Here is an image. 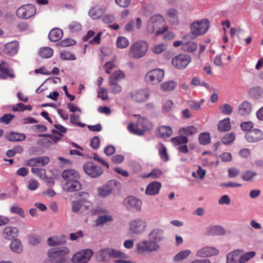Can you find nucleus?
I'll list each match as a JSON object with an SVG mask.
<instances>
[{
	"instance_id": "de8ad7c7",
	"label": "nucleus",
	"mask_w": 263,
	"mask_h": 263,
	"mask_svg": "<svg viewBox=\"0 0 263 263\" xmlns=\"http://www.w3.org/2000/svg\"><path fill=\"white\" fill-rule=\"evenodd\" d=\"M191 251L189 250H183L177 253L174 257L175 261H180L187 257L190 254Z\"/></svg>"
},
{
	"instance_id": "603ef678",
	"label": "nucleus",
	"mask_w": 263,
	"mask_h": 263,
	"mask_svg": "<svg viewBox=\"0 0 263 263\" xmlns=\"http://www.w3.org/2000/svg\"><path fill=\"white\" fill-rule=\"evenodd\" d=\"M108 85L110 86L111 92L114 94L120 93L122 90V88L120 85L117 83L109 82Z\"/></svg>"
},
{
	"instance_id": "aec40b11",
	"label": "nucleus",
	"mask_w": 263,
	"mask_h": 263,
	"mask_svg": "<svg viewBox=\"0 0 263 263\" xmlns=\"http://www.w3.org/2000/svg\"><path fill=\"white\" fill-rule=\"evenodd\" d=\"M18 44L16 41H13L6 44L2 49L3 52L10 56L13 55L17 52Z\"/></svg>"
},
{
	"instance_id": "c9c22d12",
	"label": "nucleus",
	"mask_w": 263,
	"mask_h": 263,
	"mask_svg": "<svg viewBox=\"0 0 263 263\" xmlns=\"http://www.w3.org/2000/svg\"><path fill=\"white\" fill-rule=\"evenodd\" d=\"M112 220V217L110 215L105 214L99 216L98 218L96 220V226H102L108 222L111 221Z\"/></svg>"
},
{
	"instance_id": "3c124183",
	"label": "nucleus",
	"mask_w": 263,
	"mask_h": 263,
	"mask_svg": "<svg viewBox=\"0 0 263 263\" xmlns=\"http://www.w3.org/2000/svg\"><path fill=\"white\" fill-rule=\"evenodd\" d=\"M235 138V135L233 133L226 134L222 139V143L225 145H229L232 143Z\"/></svg>"
},
{
	"instance_id": "ea45409f",
	"label": "nucleus",
	"mask_w": 263,
	"mask_h": 263,
	"mask_svg": "<svg viewBox=\"0 0 263 263\" xmlns=\"http://www.w3.org/2000/svg\"><path fill=\"white\" fill-rule=\"evenodd\" d=\"M197 132V129L194 126H189L186 127H183L179 129V133L181 135L186 136L193 135Z\"/></svg>"
},
{
	"instance_id": "dca6fc26",
	"label": "nucleus",
	"mask_w": 263,
	"mask_h": 263,
	"mask_svg": "<svg viewBox=\"0 0 263 263\" xmlns=\"http://www.w3.org/2000/svg\"><path fill=\"white\" fill-rule=\"evenodd\" d=\"M247 141L250 143H257L263 140V132L259 129L254 128L245 135Z\"/></svg>"
},
{
	"instance_id": "c85d7f7f",
	"label": "nucleus",
	"mask_w": 263,
	"mask_h": 263,
	"mask_svg": "<svg viewBox=\"0 0 263 263\" xmlns=\"http://www.w3.org/2000/svg\"><path fill=\"white\" fill-rule=\"evenodd\" d=\"M48 244L50 246H56L66 242V238L64 235L51 237L47 240Z\"/></svg>"
},
{
	"instance_id": "6ab92c4d",
	"label": "nucleus",
	"mask_w": 263,
	"mask_h": 263,
	"mask_svg": "<svg viewBox=\"0 0 263 263\" xmlns=\"http://www.w3.org/2000/svg\"><path fill=\"white\" fill-rule=\"evenodd\" d=\"M252 111V104L249 101H245L238 106L237 114L240 116L246 117L249 116Z\"/></svg>"
},
{
	"instance_id": "72a5a7b5",
	"label": "nucleus",
	"mask_w": 263,
	"mask_h": 263,
	"mask_svg": "<svg viewBox=\"0 0 263 263\" xmlns=\"http://www.w3.org/2000/svg\"><path fill=\"white\" fill-rule=\"evenodd\" d=\"M256 253L254 251H250L245 253L242 250H241L240 254V263H246L250 259L255 256Z\"/></svg>"
},
{
	"instance_id": "49530a36",
	"label": "nucleus",
	"mask_w": 263,
	"mask_h": 263,
	"mask_svg": "<svg viewBox=\"0 0 263 263\" xmlns=\"http://www.w3.org/2000/svg\"><path fill=\"white\" fill-rule=\"evenodd\" d=\"M167 46L165 44L160 43L152 46L151 48V50L154 53L158 54L165 50Z\"/></svg>"
},
{
	"instance_id": "423d86ee",
	"label": "nucleus",
	"mask_w": 263,
	"mask_h": 263,
	"mask_svg": "<svg viewBox=\"0 0 263 263\" xmlns=\"http://www.w3.org/2000/svg\"><path fill=\"white\" fill-rule=\"evenodd\" d=\"M147 50V43L143 40H139L132 45L129 55L134 59H138L145 56Z\"/></svg>"
},
{
	"instance_id": "4d7b16f0",
	"label": "nucleus",
	"mask_w": 263,
	"mask_h": 263,
	"mask_svg": "<svg viewBox=\"0 0 263 263\" xmlns=\"http://www.w3.org/2000/svg\"><path fill=\"white\" fill-rule=\"evenodd\" d=\"M31 172L42 179H44L46 176V171L43 168L32 167L31 168Z\"/></svg>"
},
{
	"instance_id": "39448f33",
	"label": "nucleus",
	"mask_w": 263,
	"mask_h": 263,
	"mask_svg": "<svg viewBox=\"0 0 263 263\" xmlns=\"http://www.w3.org/2000/svg\"><path fill=\"white\" fill-rule=\"evenodd\" d=\"M138 117L137 126H135L133 123H130L127 128L130 133L142 135L144 132L151 129L152 124L144 117L140 115Z\"/></svg>"
},
{
	"instance_id": "680f3d73",
	"label": "nucleus",
	"mask_w": 263,
	"mask_h": 263,
	"mask_svg": "<svg viewBox=\"0 0 263 263\" xmlns=\"http://www.w3.org/2000/svg\"><path fill=\"white\" fill-rule=\"evenodd\" d=\"M241 129L244 132L250 131L254 126V124L251 121H244L240 123Z\"/></svg>"
},
{
	"instance_id": "e2e57ef3",
	"label": "nucleus",
	"mask_w": 263,
	"mask_h": 263,
	"mask_svg": "<svg viewBox=\"0 0 263 263\" xmlns=\"http://www.w3.org/2000/svg\"><path fill=\"white\" fill-rule=\"evenodd\" d=\"M39 186V183L34 179H30L27 182V189L30 191H35Z\"/></svg>"
},
{
	"instance_id": "f03ea898",
	"label": "nucleus",
	"mask_w": 263,
	"mask_h": 263,
	"mask_svg": "<svg viewBox=\"0 0 263 263\" xmlns=\"http://www.w3.org/2000/svg\"><path fill=\"white\" fill-rule=\"evenodd\" d=\"M168 29L164 25V20L159 14L152 15L147 21L146 31L149 33H155L157 35L164 33Z\"/></svg>"
},
{
	"instance_id": "c756f323",
	"label": "nucleus",
	"mask_w": 263,
	"mask_h": 263,
	"mask_svg": "<svg viewBox=\"0 0 263 263\" xmlns=\"http://www.w3.org/2000/svg\"><path fill=\"white\" fill-rule=\"evenodd\" d=\"M49 40L53 42L60 40L63 36V31L59 28L52 29L49 32Z\"/></svg>"
},
{
	"instance_id": "13d9d810",
	"label": "nucleus",
	"mask_w": 263,
	"mask_h": 263,
	"mask_svg": "<svg viewBox=\"0 0 263 263\" xmlns=\"http://www.w3.org/2000/svg\"><path fill=\"white\" fill-rule=\"evenodd\" d=\"M70 122L77 126L80 127L85 126L84 124H82L80 122V116L76 114H71L70 116Z\"/></svg>"
},
{
	"instance_id": "5701e85b",
	"label": "nucleus",
	"mask_w": 263,
	"mask_h": 263,
	"mask_svg": "<svg viewBox=\"0 0 263 263\" xmlns=\"http://www.w3.org/2000/svg\"><path fill=\"white\" fill-rule=\"evenodd\" d=\"M161 187V184L157 181L150 183L146 187L145 194L148 196H154L159 193Z\"/></svg>"
},
{
	"instance_id": "e433bc0d",
	"label": "nucleus",
	"mask_w": 263,
	"mask_h": 263,
	"mask_svg": "<svg viewBox=\"0 0 263 263\" xmlns=\"http://www.w3.org/2000/svg\"><path fill=\"white\" fill-rule=\"evenodd\" d=\"M124 73L121 70H117L112 73L109 78V82L117 83L125 78Z\"/></svg>"
},
{
	"instance_id": "58836bf2",
	"label": "nucleus",
	"mask_w": 263,
	"mask_h": 263,
	"mask_svg": "<svg viewBox=\"0 0 263 263\" xmlns=\"http://www.w3.org/2000/svg\"><path fill=\"white\" fill-rule=\"evenodd\" d=\"M10 248L13 252L17 253H20L23 251L21 241L18 239H15L11 242Z\"/></svg>"
},
{
	"instance_id": "cd10ccee",
	"label": "nucleus",
	"mask_w": 263,
	"mask_h": 263,
	"mask_svg": "<svg viewBox=\"0 0 263 263\" xmlns=\"http://www.w3.org/2000/svg\"><path fill=\"white\" fill-rule=\"evenodd\" d=\"M158 136L162 138L171 137L173 134L172 128L168 126H160L157 128Z\"/></svg>"
},
{
	"instance_id": "c03bdc74",
	"label": "nucleus",
	"mask_w": 263,
	"mask_h": 263,
	"mask_svg": "<svg viewBox=\"0 0 263 263\" xmlns=\"http://www.w3.org/2000/svg\"><path fill=\"white\" fill-rule=\"evenodd\" d=\"M172 142L175 145L186 144L188 141V138L184 136H179L173 137L171 139Z\"/></svg>"
},
{
	"instance_id": "052dcab7",
	"label": "nucleus",
	"mask_w": 263,
	"mask_h": 263,
	"mask_svg": "<svg viewBox=\"0 0 263 263\" xmlns=\"http://www.w3.org/2000/svg\"><path fill=\"white\" fill-rule=\"evenodd\" d=\"M197 168L196 172L192 173V176L195 178H199L201 180H202L205 177L206 171L200 166H198Z\"/></svg>"
},
{
	"instance_id": "f8f14e48",
	"label": "nucleus",
	"mask_w": 263,
	"mask_h": 263,
	"mask_svg": "<svg viewBox=\"0 0 263 263\" xmlns=\"http://www.w3.org/2000/svg\"><path fill=\"white\" fill-rule=\"evenodd\" d=\"M93 253V251L89 249L81 250L73 255L72 261L74 263L87 262L90 260Z\"/></svg>"
},
{
	"instance_id": "ddd939ff",
	"label": "nucleus",
	"mask_w": 263,
	"mask_h": 263,
	"mask_svg": "<svg viewBox=\"0 0 263 263\" xmlns=\"http://www.w3.org/2000/svg\"><path fill=\"white\" fill-rule=\"evenodd\" d=\"M191 60V57L189 55L180 54L172 59V63L177 69H183L188 65Z\"/></svg>"
},
{
	"instance_id": "a18cd8bd",
	"label": "nucleus",
	"mask_w": 263,
	"mask_h": 263,
	"mask_svg": "<svg viewBox=\"0 0 263 263\" xmlns=\"http://www.w3.org/2000/svg\"><path fill=\"white\" fill-rule=\"evenodd\" d=\"M197 45L193 42H186L182 44V49L186 52H194L197 49Z\"/></svg>"
},
{
	"instance_id": "9b49d317",
	"label": "nucleus",
	"mask_w": 263,
	"mask_h": 263,
	"mask_svg": "<svg viewBox=\"0 0 263 263\" xmlns=\"http://www.w3.org/2000/svg\"><path fill=\"white\" fill-rule=\"evenodd\" d=\"M83 168L85 173L92 178L98 177L103 173L101 166L90 162L84 163Z\"/></svg>"
},
{
	"instance_id": "0e129e2a",
	"label": "nucleus",
	"mask_w": 263,
	"mask_h": 263,
	"mask_svg": "<svg viewBox=\"0 0 263 263\" xmlns=\"http://www.w3.org/2000/svg\"><path fill=\"white\" fill-rule=\"evenodd\" d=\"M162 175V172L159 169H154L146 176L147 178L152 179H156L160 177Z\"/></svg>"
},
{
	"instance_id": "338daca9",
	"label": "nucleus",
	"mask_w": 263,
	"mask_h": 263,
	"mask_svg": "<svg viewBox=\"0 0 263 263\" xmlns=\"http://www.w3.org/2000/svg\"><path fill=\"white\" fill-rule=\"evenodd\" d=\"M107 90L104 88L101 87L99 89L98 92V97L103 101L108 99Z\"/></svg>"
},
{
	"instance_id": "bb28decb",
	"label": "nucleus",
	"mask_w": 263,
	"mask_h": 263,
	"mask_svg": "<svg viewBox=\"0 0 263 263\" xmlns=\"http://www.w3.org/2000/svg\"><path fill=\"white\" fill-rule=\"evenodd\" d=\"M241 249L235 250L227 255V263H240Z\"/></svg>"
},
{
	"instance_id": "bf43d9fd",
	"label": "nucleus",
	"mask_w": 263,
	"mask_h": 263,
	"mask_svg": "<svg viewBox=\"0 0 263 263\" xmlns=\"http://www.w3.org/2000/svg\"><path fill=\"white\" fill-rule=\"evenodd\" d=\"M61 58L63 60H76V57L74 54L67 51L61 52L60 54Z\"/></svg>"
},
{
	"instance_id": "a878e982",
	"label": "nucleus",
	"mask_w": 263,
	"mask_h": 263,
	"mask_svg": "<svg viewBox=\"0 0 263 263\" xmlns=\"http://www.w3.org/2000/svg\"><path fill=\"white\" fill-rule=\"evenodd\" d=\"M225 233L224 229L220 226H211L206 228V234L208 236L222 235Z\"/></svg>"
},
{
	"instance_id": "a19ab883",
	"label": "nucleus",
	"mask_w": 263,
	"mask_h": 263,
	"mask_svg": "<svg viewBox=\"0 0 263 263\" xmlns=\"http://www.w3.org/2000/svg\"><path fill=\"white\" fill-rule=\"evenodd\" d=\"M109 255L112 258H118V259H124L127 258V255L119 250L111 249L108 252Z\"/></svg>"
},
{
	"instance_id": "9d476101",
	"label": "nucleus",
	"mask_w": 263,
	"mask_h": 263,
	"mask_svg": "<svg viewBox=\"0 0 263 263\" xmlns=\"http://www.w3.org/2000/svg\"><path fill=\"white\" fill-rule=\"evenodd\" d=\"M126 208L132 212H139L141 210L142 201L137 198L130 196L123 201Z\"/></svg>"
},
{
	"instance_id": "79ce46f5",
	"label": "nucleus",
	"mask_w": 263,
	"mask_h": 263,
	"mask_svg": "<svg viewBox=\"0 0 263 263\" xmlns=\"http://www.w3.org/2000/svg\"><path fill=\"white\" fill-rule=\"evenodd\" d=\"M39 53L43 58H49L52 56L53 50L50 47H43L40 49Z\"/></svg>"
},
{
	"instance_id": "20e7f679",
	"label": "nucleus",
	"mask_w": 263,
	"mask_h": 263,
	"mask_svg": "<svg viewBox=\"0 0 263 263\" xmlns=\"http://www.w3.org/2000/svg\"><path fill=\"white\" fill-rule=\"evenodd\" d=\"M147 227L146 220L143 218L137 217L131 219L128 223V233L140 235L144 233Z\"/></svg>"
},
{
	"instance_id": "1a4fd4ad",
	"label": "nucleus",
	"mask_w": 263,
	"mask_h": 263,
	"mask_svg": "<svg viewBox=\"0 0 263 263\" xmlns=\"http://www.w3.org/2000/svg\"><path fill=\"white\" fill-rule=\"evenodd\" d=\"M164 73L163 69H154L146 73L145 79L146 81L151 83L152 84H158L163 80Z\"/></svg>"
},
{
	"instance_id": "4be33fe9",
	"label": "nucleus",
	"mask_w": 263,
	"mask_h": 263,
	"mask_svg": "<svg viewBox=\"0 0 263 263\" xmlns=\"http://www.w3.org/2000/svg\"><path fill=\"white\" fill-rule=\"evenodd\" d=\"M62 176L65 182H70L80 178L78 172L72 169L64 170L62 173Z\"/></svg>"
},
{
	"instance_id": "f704fd0d",
	"label": "nucleus",
	"mask_w": 263,
	"mask_h": 263,
	"mask_svg": "<svg viewBox=\"0 0 263 263\" xmlns=\"http://www.w3.org/2000/svg\"><path fill=\"white\" fill-rule=\"evenodd\" d=\"M257 175V174L256 172L251 170H248L242 173L241 178L245 181L251 182L254 181Z\"/></svg>"
},
{
	"instance_id": "864d4df0",
	"label": "nucleus",
	"mask_w": 263,
	"mask_h": 263,
	"mask_svg": "<svg viewBox=\"0 0 263 263\" xmlns=\"http://www.w3.org/2000/svg\"><path fill=\"white\" fill-rule=\"evenodd\" d=\"M159 154L163 161L166 162L168 160V155L167 153L166 148L162 144H159Z\"/></svg>"
},
{
	"instance_id": "4468645a",
	"label": "nucleus",
	"mask_w": 263,
	"mask_h": 263,
	"mask_svg": "<svg viewBox=\"0 0 263 263\" xmlns=\"http://www.w3.org/2000/svg\"><path fill=\"white\" fill-rule=\"evenodd\" d=\"M15 77L14 72L9 68L8 63L4 61L0 62V79L5 80L8 78L13 79Z\"/></svg>"
},
{
	"instance_id": "37998d69",
	"label": "nucleus",
	"mask_w": 263,
	"mask_h": 263,
	"mask_svg": "<svg viewBox=\"0 0 263 263\" xmlns=\"http://www.w3.org/2000/svg\"><path fill=\"white\" fill-rule=\"evenodd\" d=\"M178 12L175 9H170L167 12L169 20L173 24H177L179 23Z\"/></svg>"
},
{
	"instance_id": "0eeeda50",
	"label": "nucleus",
	"mask_w": 263,
	"mask_h": 263,
	"mask_svg": "<svg viewBox=\"0 0 263 263\" xmlns=\"http://www.w3.org/2000/svg\"><path fill=\"white\" fill-rule=\"evenodd\" d=\"M209 28V22L204 19L193 22L191 26V31L196 37L205 33Z\"/></svg>"
},
{
	"instance_id": "6e6d98bb",
	"label": "nucleus",
	"mask_w": 263,
	"mask_h": 263,
	"mask_svg": "<svg viewBox=\"0 0 263 263\" xmlns=\"http://www.w3.org/2000/svg\"><path fill=\"white\" fill-rule=\"evenodd\" d=\"M129 41L127 39L123 36H120L117 40V46L120 48H125L128 46Z\"/></svg>"
},
{
	"instance_id": "393cba45",
	"label": "nucleus",
	"mask_w": 263,
	"mask_h": 263,
	"mask_svg": "<svg viewBox=\"0 0 263 263\" xmlns=\"http://www.w3.org/2000/svg\"><path fill=\"white\" fill-rule=\"evenodd\" d=\"M105 12V8L100 6L92 7L88 11L89 16L93 20L100 18Z\"/></svg>"
},
{
	"instance_id": "473e14b6",
	"label": "nucleus",
	"mask_w": 263,
	"mask_h": 263,
	"mask_svg": "<svg viewBox=\"0 0 263 263\" xmlns=\"http://www.w3.org/2000/svg\"><path fill=\"white\" fill-rule=\"evenodd\" d=\"M177 83L175 81H165L161 84L160 88L164 91H170L174 90Z\"/></svg>"
},
{
	"instance_id": "69168bd1",
	"label": "nucleus",
	"mask_w": 263,
	"mask_h": 263,
	"mask_svg": "<svg viewBox=\"0 0 263 263\" xmlns=\"http://www.w3.org/2000/svg\"><path fill=\"white\" fill-rule=\"evenodd\" d=\"M37 165L40 166H44L48 164L50 161L49 158L47 156L36 157Z\"/></svg>"
},
{
	"instance_id": "09e8293b",
	"label": "nucleus",
	"mask_w": 263,
	"mask_h": 263,
	"mask_svg": "<svg viewBox=\"0 0 263 263\" xmlns=\"http://www.w3.org/2000/svg\"><path fill=\"white\" fill-rule=\"evenodd\" d=\"M174 102L172 100H166L163 103L162 110L164 112H169L174 109Z\"/></svg>"
},
{
	"instance_id": "f3484780",
	"label": "nucleus",
	"mask_w": 263,
	"mask_h": 263,
	"mask_svg": "<svg viewBox=\"0 0 263 263\" xmlns=\"http://www.w3.org/2000/svg\"><path fill=\"white\" fill-rule=\"evenodd\" d=\"M219 253V250L216 248L207 246L198 250L196 255L199 257H208L217 255Z\"/></svg>"
},
{
	"instance_id": "4c0bfd02",
	"label": "nucleus",
	"mask_w": 263,
	"mask_h": 263,
	"mask_svg": "<svg viewBox=\"0 0 263 263\" xmlns=\"http://www.w3.org/2000/svg\"><path fill=\"white\" fill-rule=\"evenodd\" d=\"M250 96L255 99H259L263 98V89L260 87H254L249 91Z\"/></svg>"
},
{
	"instance_id": "5fc2aeb1",
	"label": "nucleus",
	"mask_w": 263,
	"mask_h": 263,
	"mask_svg": "<svg viewBox=\"0 0 263 263\" xmlns=\"http://www.w3.org/2000/svg\"><path fill=\"white\" fill-rule=\"evenodd\" d=\"M200 143L202 145H206L210 142L211 138L209 133H203L199 136Z\"/></svg>"
},
{
	"instance_id": "412c9836",
	"label": "nucleus",
	"mask_w": 263,
	"mask_h": 263,
	"mask_svg": "<svg viewBox=\"0 0 263 263\" xmlns=\"http://www.w3.org/2000/svg\"><path fill=\"white\" fill-rule=\"evenodd\" d=\"M82 187V184L78 181V179L70 182H65L63 184V189L67 192H75L80 190Z\"/></svg>"
},
{
	"instance_id": "2eb2a0df",
	"label": "nucleus",
	"mask_w": 263,
	"mask_h": 263,
	"mask_svg": "<svg viewBox=\"0 0 263 263\" xmlns=\"http://www.w3.org/2000/svg\"><path fill=\"white\" fill-rule=\"evenodd\" d=\"M132 100L135 102L141 103L145 101L149 97V93L145 89H140L133 91L130 93Z\"/></svg>"
},
{
	"instance_id": "774afa93",
	"label": "nucleus",
	"mask_w": 263,
	"mask_h": 263,
	"mask_svg": "<svg viewBox=\"0 0 263 263\" xmlns=\"http://www.w3.org/2000/svg\"><path fill=\"white\" fill-rule=\"evenodd\" d=\"M82 205L81 200L78 201H73L72 202V211L73 213H78L81 210Z\"/></svg>"
},
{
	"instance_id": "7c9ffc66",
	"label": "nucleus",
	"mask_w": 263,
	"mask_h": 263,
	"mask_svg": "<svg viewBox=\"0 0 263 263\" xmlns=\"http://www.w3.org/2000/svg\"><path fill=\"white\" fill-rule=\"evenodd\" d=\"M26 135L24 134L11 132L7 134L6 138L10 141H20L26 139Z\"/></svg>"
},
{
	"instance_id": "a211bd4d",
	"label": "nucleus",
	"mask_w": 263,
	"mask_h": 263,
	"mask_svg": "<svg viewBox=\"0 0 263 263\" xmlns=\"http://www.w3.org/2000/svg\"><path fill=\"white\" fill-rule=\"evenodd\" d=\"M117 181L112 180L108 181L105 185L98 188V195L101 197H105L109 196L114 189V185H116Z\"/></svg>"
},
{
	"instance_id": "7ed1b4c3",
	"label": "nucleus",
	"mask_w": 263,
	"mask_h": 263,
	"mask_svg": "<svg viewBox=\"0 0 263 263\" xmlns=\"http://www.w3.org/2000/svg\"><path fill=\"white\" fill-rule=\"evenodd\" d=\"M69 252V249L66 247L51 249L48 252L49 259L47 263H64L65 256Z\"/></svg>"
},
{
	"instance_id": "b1692460",
	"label": "nucleus",
	"mask_w": 263,
	"mask_h": 263,
	"mask_svg": "<svg viewBox=\"0 0 263 263\" xmlns=\"http://www.w3.org/2000/svg\"><path fill=\"white\" fill-rule=\"evenodd\" d=\"M18 234V229L16 228L13 227H6L3 230L2 232L3 236L5 239L8 240H11L12 239L16 237Z\"/></svg>"
},
{
	"instance_id": "2f4dec72",
	"label": "nucleus",
	"mask_w": 263,
	"mask_h": 263,
	"mask_svg": "<svg viewBox=\"0 0 263 263\" xmlns=\"http://www.w3.org/2000/svg\"><path fill=\"white\" fill-rule=\"evenodd\" d=\"M218 128L220 132L229 131L231 128V126L229 118H226L219 122Z\"/></svg>"
},
{
	"instance_id": "6e6552de",
	"label": "nucleus",
	"mask_w": 263,
	"mask_h": 263,
	"mask_svg": "<svg viewBox=\"0 0 263 263\" xmlns=\"http://www.w3.org/2000/svg\"><path fill=\"white\" fill-rule=\"evenodd\" d=\"M36 12L35 6L33 4H26L20 7L16 11V16L22 19H28Z\"/></svg>"
},
{
	"instance_id": "f257e3e1",
	"label": "nucleus",
	"mask_w": 263,
	"mask_h": 263,
	"mask_svg": "<svg viewBox=\"0 0 263 263\" xmlns=\"http://www.w3.org/2000/svg\"><path fill=\"white\" fill-rule=\"evenodd\" d=\"M148 240H143L136 245V252L138 254H144L157 251L160 248L159 242L164 239V231L159 228L152 230L148 235Z\"/></svg>"
},
{
	"instance_id": "8fccbe9b",
	"label": "nucleus",
	"mask_w": 263,
	"mask_h": 263,
	"mask_svg": "<svg viewBox=\"0 0 263 263\" xmlns=\"http://www.w3.org/2000/svg\"><path fill=\"white\" fill-rule=\"evenodd\" d=\"M10 212L12 214H16L22 218H24L25 216L24 210L19 206L17 204L13 205L10 209Z\"/></svg>"
}]
</instances>
